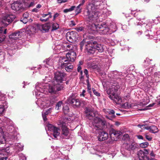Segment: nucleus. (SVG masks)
<instances>
[{"label":"nucleus","instance_id":"obj_1","mask_svg":"<svg viewBox=\"0 0 160 160\" xmlns=\"http://www.w3.org/2000/svg\"><path fill=\"white\" fill-rule=\"evenodd\" d=\"M65 74L61 72H57L54 73L55 80L50 82L49 83L47 82L36 84L35 89L33 91V95H35L37 98L38 97L43 96V93L46 94L47 90L50 93H55L63 89V85L60 84L65 79Z\"/></svg>","mask_w":160,"mask_h":160},{"label":"nucleus","instance_id":"obj_2","mask_svg":"<svg viewBox=\"0 0 160 160\" xmlns=\"http://www.w3.org/2000/svg\"><path fill=\"white\" fill-rule=\"evenodd\" d=\"M111 14V12L106 9H104L102 15L97 11L95 6L93 3H89L87 6L84 12V16L87 21L90 22H99L101 19H105Z\"/></svg>","mask_w":160,"mask_h":160},{"label":"nucleus","instance_id":"obj_3","mask_svg":"<svg viewBox=\"0 0 160 160\" xmlns=\"http://www.w3.org/2000/svg\"><path fill=\"white\" fill-rule=\"evenodd\" d=\"M88 22H89L88 21ZM92 22V23L89 24L88 28L90 30V32L92 34H94L97 32L100 34H104L108 32L109 29H111L113 32L116 31L117 29L115 24L111 25L109 28L105 23L103 22L100 25H96L94 23L95 22Z\"/></svg>","mask_w":160,"mask_h":160},{"label":"nucleus","instance_id":"obj_4","mask_svg":"<svg viewBox=\"0 0 160 160\" xmlns=\"http://www.w3.org/2000/svg\"><path fill=\"white\" fill-rule=\"evenodd\" d=\"M2 125L7 129L8 132L7 135L8 138L13 140L15 139L17 133L14 130L12 121L6 117L0 118V128Z\"/></svg>","mask_w":160,"mask_h":160},{"label":"nucleus","instance_id":"obj_5","mask_svg":"<svg viewBox=\"0 0 160 160\" xmlns=\"http://www.w3.org/2000/svg\"><path fill=\"white\" fill-rule=\"evenodd\" d=\"M118 83H114L112 85L107 91V94L109 95V97L117 104H121L124 102L120 96L117 94L118 89L120 88Z\"/></svg>","mask_w":160,"mask_h":160},{"label":"nucleus","instance_id":"obj_6","mask_svg":"<svg viewBox=\"0 0 160 160\" xmlns=\"http://www.w3.org/2000/svg\"><path fill=\"white\" fill-rule=\"evenodd\" d=\"M55 103V99L53 98H42L38 99L36 104L41 108H45L52 106Z\"/></svg>","mask_w":160,"mask_h":160},{"label":"nucleus","instance_id":"obj_7","mask_svg":"<svg viewBox=\"0 0 160 160\" xmlns=\"http://www.w3.org/2000/svg\"><path fill=\"white\" fill-rule=\"evenodd\" d=\"M1 13L3 14L0 12V23L5 26L12 22L16 18L14 15L10 13L6 14L3 16Z\"/></svg>","mask_w":160,"mask_h":160},{"label":"nucleus","instance_id":"obj_8","mask_svg":"<svg viewBox=\"0 0 160 160\" xmlns=\"http://www.w3.org/2000/svg\"><path fill=\"white\" fill-rule=\"evenodd\" d=\"M47 133L48 134V131L50 132L51 134V137L52 138H57L59 136L60 134V129L53 125L48 124L46 128Z\"/></svg>","mask_w":160,"mask_h":160},{"label":"nucleus","instance_id":"obj_9","mask_svg":"<svg viewBox=\"0 0 160 160\" xmlns=\"http://www.w3.org/2000/svg\"><path fill=\"white\" fill-rule=\"evenodd\" d=\"M148 70L146 69L144 71L145 75H147L146 78L148 81L150 82H158L160 81V72H156L154 73L152 77L150 76V73L148 72Z\"/></svg>","mask_w":160,"mask_h":160},{"label":"nucleus","instance_id":"obj_10","mask_svg":"<svg viewBox=\"0 0 160 160\" xmlns=\"http://www.w3.org/2000/svg\"><path fill=\"white\" fill-rule=\"evenodd\" d=\"M92 123L93 126L98 129H102L104 128V126L106 124V122L103 118L96 117Z\"/></svg>","mask_w":160,"mask_h":160},{"label":"nucleus","instance_id":"obj_11","mask_svg":"<svg viewBox=\"0 0 160 160\" xmlns=\"http://www.w3.org/2000/svg\"><path fill=\"white\" fill-rule=\"evenodd\" d=\"M59 64H61L62 68H65L66 71L68 72L71 71L73 68V65H71L65 58L61 57L60 58Z\"/></svg>","mask_w":160,"mask_h":160},{"label":"nucleus","instance_id":"obj_12","mask_svg":"<svg viewBox=\"0 0 160 160\" xmlns=\"http://www.w3.org/2000/svg\"><path fill=\"white\" fill-rule=\"evenodd\" d=\"M68 41L71 42L76 41L79 38L78 33L75 31L68 32L66 35Z\"/></svg>","mask_w":160,"mask_h":160},{"label":"nucleus","instance_id":"obj_13","mask_svg":"<svg viewBox=\"0 0 160 160\" xmlns=\"http://www.w3.org/2000/svg\"><path fill=\"white\" fill-rule=\"evenodd\" d=\"M7 104L5 95L0 92V115L2 114L4 110L8 107Z\"/></svg>","mask_w":160,"mask_h":160},{"label":"nucleus","instance_id":"obj_14","mask_svg":"<svg viewBox=\"0 0 160 160\" xmlns=\"http://www.w3.org/2000/svg\"><path fill=\"white\" fill-rule=\"evenodd\" d=\"M95 42L92 41H87L86 45V49L88 53L93 54L95 51Z\"/></svg>","mask_w":160,"mask_h":160},{"label":"nucleus","instance_id":"obj_15","mask_svg":"<svg viewBox=\"0 0 160 160\" xmlns=\"http://www.w3.org/2000/svg\"><path fill=\"white\" fill-rule=\"evenodd\" d=\"M60 125L62 128V137L64 138H68V137L69 131L66 123L65 122H60Z\"/></svg>","mask_w":160,"mask_h":160},{"label":"nucleus","instance_id":"obj_16","mask_svg":"<svg viewBox=\"0 0 160 160\" xmlns=\"http://www.w3.org/2000/svg\"><path fill=\"white\" fill-rule=\"evenodd\" d=\"M9 148L7 147L0 150V160H7L8 157L7 156L10 152Z\"/></svg>","mask_w":160,"mask_h":160},{"label":"nucleus","instance_id":"obj_17","mask_svg":"<svg viewBox=\"0 0 160 160\" xmlns=\"http://www.w3.org/2000/svg\"><path fill=\"white\" fill-rule=\"evenodd\" d=\"M112 78L116 80V81L118 83H119V82L122 79H123L124 77L122 75V72H118L117 71H114L112 72Z\"/></svg>","mask_w":160,"mask_h":160},{"label":"nucleus","instance_id":"obj_18","mask_svg":"<svg viewBox=\"0 0 160 160\" xmlns=\"http://www.w3.org/2000/svg\"><path fill=\"white\" fill-rule=\"evenodd\" d=\"M12 9L15 11H22L24 9L22 7V4L18 2H15L12 3L11 5Z\"/></svg>","mask_w":160,"mask_h":160},{"label":"nucleus","instance_id":"obj_19","mask_svg":"<svg viewBox=\"0 0 160 160\" xmlns=\"http://www.w3.org/2000/svg\"><path fill=\"white\" fill-rule=\"evenodd\" d=\"M66 56L65 58L68 62H73L76 58V54L74 52L71 51L67 53Z\"/></svg>","mask_w":160,"mask_h":160},{"label":"nucleus","instance_id":"obj_20","mask_svg":"<svg viewBox=\"0 0 160 160\" xmlns=\"http://www.w3.org/2000/svg\"><path fill=\"white\" fill-rule=\"evenodd\" d=\"M85 112L87 118L89 119H92L95 116L96 112L92 109L87 108Z\"/></svg>","mask_w":160,"mask_h":160},{"label":"nucleus","instance_id":"obj_21","mask_svg":"<svg viewBox=\"0 0 160 160\" xmlns=\"http://www.w3.org/2000/svg\"><path fill=\"white\" fill-rule=\"evenodd\" d=\"M148 153V151L147 149L141 150L138 152V156L140 160H144L147 158V156Z\"/></svg>","mask_w":160,"mask_h":160},{"label":"nucleus","instance_id":"obj_22","mask_svg":"<svg viewBox=\"0 0 160 160\" xmlns=\"http://www.w3.org/2000/svg\"><path fill=\"white\" fill-rule=\"evenodd\" d=\"M22 32H18L12 33L9 36V41H12L19 38L22 36Z\"/></svg>","mask_w":160,"mask_h":160},{"label":"nucleus","instance_id":"obj_23","mask_svg":"<svg viewBox=\"0 0 160 160\" xmlns=\"http://www.w3.org/2000/svg\"><path fill=\"white\" fill-rule=\"evenodd\" d=\"M108 134L104 131H102L99 132L98 136V140L103 141L107 140L108 138Z\"/></svg>","mask_w":160,"mask_h":160},{"label":"nucleus","instance_id":"obj_24","mask_svg":"<svg viewBox=\"0 0 160 160\" xmlns=\"http://www.w3.org/2000/svg\"><path fill=\"white\" fill-rule=\"evenodd\" d=\"M145 19V17L144 15H139L137 18V19H135L134 24L137 25H140L145 24L143 22V20Z\"/></svg>","mask_w":160,"mask_h":160},{"label":"nucleus","instance_id":"obj_25","mask_svg":"<svg viewBox=\"0 0 160 160\" xmlns=\"http://www.w3.org/2000/svg\"><path fill=\"white\" fill-rule=\"evenodd\" d=\"M12 147L14 148L15 152H17L19 151L22 150L23 145L20 143H15L13 146Z\"/></svg>","mask_w":160,"mask_h":160},{"label":"nucleus","instance_id":"obj_26","mask_svg":"<svg viewBox=\"0 0 160 160\" xmlns=\"http://www.w3.org/2000/svg\"><path fill=\"white\" fill-rule=\"evenodd\" d=\"M53 62V60L50 58L46 59L43 61L44 65L47 68H48L49 67H52Z\"/></svg>","mask_w":160,"mask_h":160},{"label":"nucleus","instance_id":"obj_27","mask_svg":"<svg viewBox=\"0 0 160 160\" xmlns=\"http://www.w3.org/2000/svg\"><path fill=\"white\" fill-rule=\"evenodd\" d=\"M104 112L106 113H108L110 115H111V118H109L108 116H106L107 118L109 119L110 120H112V119L114 118L115 117V112L113 110L110 109H105L104 110Z\"/></svg>","mask_w":160,"mask_h":160},{"label":"nucleus","instance_id":"obj_28","mask_svg":"<svg viewBox=\"0 0 160 160\" xmlns=\"http://www.w3.org/2000/svg\"><path fill=\"white\" fill-rule=\"evenodd\" d=\"M69 102L71 104H74L75 102V106L77 107L81 105V103L79 99L69 98L68 99Z\"/></svg>","mask_w":160,"mask_h":160},{"label":"nucleus","instance_id":"obj_29","mask_svg":"<svg viewBox=\"0 0 160 160\" xmlns=\"http://www.w3.org/2000/svg\"><path fill=\"white\" fill-rule=\"evenodd\" d=\"M7 31L6 29H4L3 27H0V43L2 42L5 38V36L2 34L3 33L4 34H6Z\"/></svg>","mask_w":160,"mask_h":160},{"label":"nucleus","instance_id":"obj_30","mask_svg":"<svg viewBox=\"0 0 160 160\" xmlns=\"http://www.w3.org/2000/svg\"><path fill=\"white\" fill-rule=\"evenodd\" d=\"M95 42V50H97L99 52H103L104 49V46L101 44H97L96 42Z\"/></svg>","mask_w":160,"mask_h":160},{"label":"nucleus","instance_id":"obj_31","mask_svg":"<svg viewBox=\"0 0 160 160\" xmlns=\"http://www.w3.org/2000/svg\"><path fill=\"white\" fill-rule=\"evenodd\" d=\"M125 148L127 150L130 151L131 150H133L136 148V146L133 143H126L124 144Z\"/></svg>","mask_w":160,"mask_h":160},{"label":"nucleus","instance_id":"obj_32","mask_svg":"<svg viewBox=\"0 0 160 160\" xmlns=\"http://www.w3.org/2000/svg\"><path fill=\"white\" fill-rule=\"evenodd\" d=\"M3 129L0 128V144H4L5 142L6 139L3 136Z\"/></svg>","mask_w":160,"mask_h":160},{"label":"nucleus","instance_id":"obj_33","mask_svg":"<svg viewBox=\"0 0 160 160\" xmlns=\"http://www.w3.org/2000/svg\"><path fill=\"white\" fill-rule=\"evenodd\" d=\"M41 31L43 32L48 31L50 28V26L48 24H45L41 26Z\"/></svg>","mask_w":160,"mask_h":160},{"label":"nucleus","instance_id":"obj_34","mask_svg":"<svg viewBox=\"0 0 160 160\" xmlns=\"http://www.w3.org/2000/svg\"><path fill=\"white\" fill-rule=\"evenodd\" d=\"M149 101V99L148 98H145L141 101L140 105L145 106L147 105Z\"/></svg>","mask_w":160,"mask_h":160},{"label":"nucleus","instance_id":"obj_35","mask_svg":"<svg viewBox=\"0 0 160 160\" xmlns=\"http://www.w3.org/2000/svg\"><path fill=\"white\" fill-rule=\"evenodd\" d=\"M158 128L155 126H150V132L153 133H155L158 131Z\"/></svg>","mask_w":160,"mask_h":160},{"label":"nucleus","instance_id":"obj_36","mask_svg":"<svg viewBox=\"0 0 160 160\" xmlns=\"http://www.w3.org/2000/svg\"><path fill=\"white\" fill-rule=\"evenodd\" d=\"M64 49L65 50H69L72 49V45L71 44H66L64 45Z\"/></svg>","mask_w":160,"mask_h":160},{"label":"nucleus","instance_id":"obj_37","mask_svg":"<svg viewBox=\"0 0 160 160\" xmlns=\"http://www.w3.org/2000/svg\"><path fill=\"white\" fill-rule=\"evenodd\" d=\"M75 7V6H72L70 8L68 9H65L64 10L63 12L65 13H67L68 12H71L73 10Z\"/></svg>","mask_w":160,"mask_h":160},{"label":"nucleus","instance_id":"obj_38","mask_svg":"<svg viewBox=\"0 0 160 160\" xmlns=\"http://www.w3.org/2000/svg\"><path fill=\"white\" fill-rule=\"evenodd\" d=\"M59 25L57 23H54L52 25V30H55L59 28Z\"/></svg>","mask_w":160,"mask_h":160},{"label":"nucleus","instance_id":"obj_39","mask_svg":"<svg viewBox=\"0 0 160 160\" xmlns=\"http://www.w3.org/2000/svg\"><path fill=\"white\" fill-rule=\"evenodd\" d=\"M62 105V101H59L57 104L55 109L57 110H59V108H61Z\"/></svg>","mask_w":160,"mask_h":160},{"label":"nucleus","instance_id":"obj_40","mask_svg":"<svg viewBox=\"0 0 160 160\" xmlns=\"http://www.w3.org/2000/svg\"><path fill=\"white\" fill-rule=\"evenodd\" d=\"M87 43V41L86 42L85 40H83L80 43V49L82 50L83 49V47L84 45H85L86 47V44Z\"/></svg>","mask_w":160,"mask_h":160},{"label":"nucleus","instance_id":"obj_41","mask_svg":"<svg viewBox=\"0 0 160 160\" xmlns=\"http://www.w3.org/2000/svg\"><path fill=\"white\" fill-rule=\"evenodd\" d=\"M19 160H26V158L25 155L22 153L19 154Z\"/></svg>","mask_w":160,"mask_h":160},{"label":"nucleus","instance_id":"obj_42","mask_svg":"<svg viewBox=\"0 0 160 160\" xmlns=\"http://www.w3.org/2000/svg\"><path fill=\"white\" fill-rule=\"evenodd\" d=\"M148 145V143L147 142L142 143L140 144V146L142 148H146Z\"/></svg>","mask_w":160,"mask_h":160},{"label":"nucleus","instance_id":"obj_43","mask_svg":"<svg viewBox=\"0 0 160 160\" xmlns=\"http://www.w3.org/2000/svg\"><path fill=\"white\" fill-rule=\"evenodd\" d=\"M81 6L80 5H79L77 7L76 10V12L77 14H78L80 13L81 12L82 8H80V7Z\"/></svg>","mask_w":160,"mask_h":160},{"label":"nucleus","instance_id":"obj_44","mask_svg":"<svg viewBox=\"0 0 160 160\" xmlns=\"http://www.w3.org/2000/svg\"><path fill=\"white\" fill-rule=\"evenodd\" d=\"M48 16V18H49V19L50 18H52V16L51 15V13L50 12H48V14H42V17L41 18H44Z\"/></svg>","mask_w":160,"mask_h":160},{"label":"nucleus","instance_id":"obj_45","mask_svg":"<svg viewBox=\"0 0 160 160\" xmlns=\"http://www.w3.org/2000/svg\"><path fill=\"white\" fill-rule=\"evenodd\" d=\"M63 111L65 114H67L69 111V108L68 106H66L63 107Z\"/></svg>","mask_w":160,"mask_h":160},{"label":"nucleus","instance_id":"obj_46","mask_svg":"<svg viewBox=\"0 0 160 160\" xmlns=\"http://www.w3.org/2000/svg\"><path fill=\"white\" fill-rule=\"evenodd\" d=\"M129 139V136L128 134H124L122 137V139L124 141H127Z\"/></svg>","mask_w":160,"mask_h":160},{"label":"nucleus","instance_id":"obj_47","mask_svg":"<svg viewBox=\"0 0 160 160\" xmlns=\"http://www.w3.org/2000/svg\"><path fill=\"white\" fill-rule=\"evenodd\" d=\"M121 133V132H120L116 131L114 130H112V133H111V135L113 134L114 135L116 136V135L118 134V135H119Z\"/></svg>","mask_w":160,"mask_h":160},{"label":"nucleus","instance_id":"obj_48","mask_svg":"<svg viewBox=\"0 0 160 160\" xmlns=\"http://www.w3.org/2000/svg\"><path fill=\"white\" fill-rule=\"evenodd\" d=\"M81 70V66H78L77 70H78V72H80V73L81 75V78H83V76H82V74H83L82 71Z\"/></svg>","mask_w":160,"mask_h":160},{"label":"nucleus","instance_id":"obj_49","mask_svg":"<svg viewBox=\"0 0 160 160\" xmlns=\"http://www.w3.org/2000/svg\"><path fill=\"white\" fill-rule=\"evenodd\" d=\"M151 61V60H150L148 58H146L144 60V62L145 63V65H148L150 64V61Z\"/></svg>","mask_w":160,"mask_h":160},{"label":"nucleus","instance_id":"obj_50","mask_svg":"<svg viewBox=\"0 0 160 160\" xmlns=\"http://www.w3.org/2000/svg\"><path fill=\"white\" fill-rule=\"evenodd\" d=\"M90 152L92 154H97V152L96 151L94 148H91L90 149Z\"/></svg>","mask_w":160,"mask_h":160},{"label":"nucleus","instance_id":"obj_51","mask_svg":"<svg viewBox=\"0 0 160 160\" xmlns=\"http://www.w3.org/2000/svg\"><path fill=\"white\" fill-rule=\"evenodd\" d=\"M92 91L94 94L97 96H100V94L98 92H97L94 88L92 89Z\"/></svg>","mask_w":160,"mask_h":160},{"label":"nucleus","instance_id":"obj_52","mask_svg":"<svg viewBox=\"0 0 160 160\" xmlns=\"http://www.w3.org/2000/svg\"><path fill=\"white\" fill-rule=\"evenodd\" d=\"M29 14L27 12H26L24 13L23 15V17L24 18V20L25 19H27V18L28 17V16Z\"/></svg>","mask_w":160,"mask_h":160},{"label":"nucleus","instance_id":"obj_53","mask_svg":"<svg viewBox=\"0 0 160 160\" xmlns=\"http://www.w3.org/2000/svg\"><path fill=\"white\" fill-rule=\"evenodd\" d=\"M130 94H128L127 95L124 96V97L122 98H123V100H128L130 98Z\"/></svg>","mask_w":160,"mask_h":160},{"label":"nucleus","instance_id":"obj_54","mask_svg":"<svg viewBox=\"0 0 160 160\" xmlns=\"http://www.w3.org/2000/svg\"><path fill=\"white\" fill-rule=\"evenodd\" d=\"M40 18V20L42 22H46L49 20V18Z\"/></svg>","mask_w":160,"mask_h":160},{"label":"nucleus","instance_id":"obj_55","mask_svg":"<svg viewBox=\"0 0 160 160\" xmlns=\"http://www.w3.org/2000/svg\"><path fill=\"white\" fill-rule=\"evenodd\" d=\"M52 109L53 108H50L45 112V114H48L49 113H50L51 112H52Z\"/></svg>","mask_w":160,"mask_h":160},{"label":"nucleus","instance_id":"obj_56","mask_svg":"<svg viewBox=\"0 0 160 160\" xmlns=\"http://www.w3.org/2000/svg\"><path fill=\"white\" fill-rule=\"evenodd\" d=\"M76 30L78 32H80L82 31L83 30V28L82 27H79L78 28H76Z\"/></svg>","mask_w":160,"mask_h":160},{"label":"nucleus","instance_id":"obj_57","mask_svg":"<svg viewBox=\"0 0 160 160\" xmlns=\"http://www.w3.org/2000/svg\"><path fill=\"white\" fill-rule=\"evenodd\" d=\"M84 73L86 75V76L87 78H88L89 76L88 73V71L86 69H84Z\"/></svg>","mask_w":160,"mask_h":160},{"label":"nucleus","instance_id":"obj_58","mask_svg":"<svg viewBox=\"0 0 160 160\" xmlns=\"http://www.w3.org/2000/svg\"><path fill=\"white\" fill-rule=\"evenodd\" d=\"M46 115L47 114H45V112L44 113H42V117L44 121H46L47 120L46 116Z\"/></svg>","mask_w":160,"mask_h":160},{"label":"nucleus","instance_id":"obj_59","mask_svg":"<svg viewBox=\"0 0 160 160\" xmlns=\"http://www.w3.org/2000/svg\"><path fill=\"white\" fill-rule=\"evenodd\" d=\"M65 1L64 0H57V2L58 3L61 4L65 2Z\"/></svg>","mask_w":160,"mask_h":160},{"label":"nucleus","instance_id":"obj_60","mask_svg":"<svg viewBox=\"0 0 160 160\" xmlns=\"http://www.w3.org/2000/svg\"><path fill=\"white\" fill-rule=\"evenodd\" d=\"M4 56V54L2 50L0 48V57H2V56L3 57Z\"/></svg>","mask_w":160,"mask_h":160},{"label":"nucleus","instance_id":"obj_61","mask_svg":"<svg viewBox=\"0 0 160 160\" xmlns=\"http://www.w3.org/2000/svg\"><path fill=\"white\" fill-rule=\"evenodd\" d=\"M145 137L149 141H151L152 139V137L147 135H145Z\"/></svg>","mask_w":160,"mask_h":160},{"label":"nucleus","instance_id":"obj_62","mask_svg":"<svg viewBox=\"0 0 160 160\" xmlns=\"http://www.w3.org/2000/svg\"><path fill=\"white\" fill-rule=\"evenodd\" d=\"M39 10L36 8L32 9V12H37L39 11Z\"/></svg>","mask_w":160,"mask_h":160},{"label":"nucleus","instance_id":"obj_63","mask_svg":"<svg viewBox=\"0 0 160 160\" xmlns=\"http://www.w3.org/2000/svg\"><path fill=\"white\" fill-rule=\"evenodd\" d=\"M150 126H146L145 125H144L143 128L145 129H146L147 130H148L150 131Z\"/></svg>","mask_w":160,"mask_h":160},{"label":"nucleus","instance_id":"obj_64","mask_svg":"<svg viewBox=\"0 0 160 160\" xmlns=\"http://www.w3.org/2000/svg\"><path fill=\"white\" fill-rule=\"evenodd\" d=\"M150 155L152 157H154L155 156V154L152 151H151L150 152Z\"/></svg>","mask_w":160,"mask_h":160}]
</instances>
